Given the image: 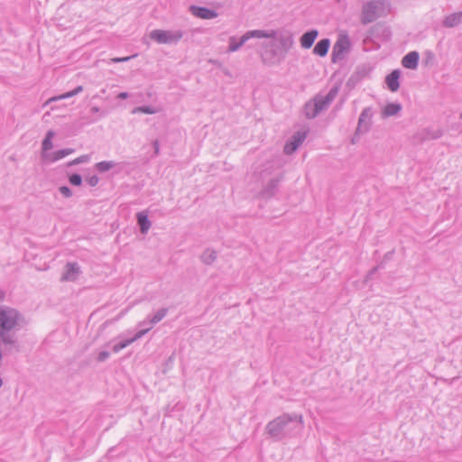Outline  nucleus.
<instances>
[{"instance_id":"obj_1","label":"nucleus","mask_w":462,"mask_h":462,"mask_svg":"<svg viewBox=\"0 0 462 462\" xmlns=\"http://www.w3.org/2000/svg\"><path fill=\"white\" fill-rule=\"evenodd\" d=\"M303 426V418L296 413H284L266 425V432L275 440H282L286 437L300 431Z\"/></svg>"},{"instance_id":"obj_2","label":"nucleus","mask_w":462,"mask_h":462,"mask_svg":"<svg viewBox=\"0 0 462 462\" xmlns=\"http://www.w3.org/2000/svg\"><path fill=\"white\" fill-rule=\"evenodd\" d=\"M276 31L274 30H252L246 32L240 38H236V36L229 37L228 40V52H236L247 41L253 38H275Z\"/></svg>"},{"instance_id":"obj_3","label":"nucleus","mask_w":462,"mask_h":462,"mask_svg":"<svg viewBox=\"0 0 462 462\" xmlns=\"http://www.w3.org/2000/svg\"><path fill=\"white\" fill-rule=\"evenodd\" d=\"M385 9V3L381 0H373L365 3L362 6L361 23L363 24H368L374 22L384 14Z\"/></svg>"},{"instance_id":"obj_4","label":"nucleus","mask_w":462,"mask_h":462,"mask_svg":"<svg viewBox=\"0 0 462 462\" xmlns=\"http://www.w3.org/2000/svg\"><path fill=\"white\" fill-rule=\"evenodd\" d=\"M184 36L181 30H152L150 32L151 40L159 44H177Z\"/></svg>"},{"instance_id":"obj_5","label":"nucleus","mask_w":462,"mask_h":462,"mask_svg":"<svg viewBox=\"0 0 462 462\" xmlns=\"http://www.w3.org/2000/svg\"><path fill=\"white\" fill-rule=\"evenodd\" d=\"M350 40L346 34L339 35L336 43L333 46L331 60L336 63L345 59L346 54L350 50Z\"/></svg>"},{"instance_id":"obj_6","label":"nucleus","mask_w":462,"mask_h":462,"mask_svg":"<svg viewBox=\"0 0 462 462\" xmlns=\"http://www.w3.org/2000/svg\"><path fill=\"white\" fill-rule=\"evenodd\" d=\"M285 54L282 51L276 48H272L270 51H263L261 55V59L263 64L272 66L278 64L283 60Z\"/></svg>"},{"instance_id":"obj_7","label":"nucleus","mask_w":462,"mask_h":462,"mask_svg":"<svg viewBox=\"0 0 462 462\" xmlns=\"http://www.w3.org/2000/svg\"><path fill=\"white\" fill-rule=\"evenodd\" d=\"M337 94V88H331L326 96H317L312 100L317 105L319 113L328 109L329 105L333 102Z\"/></svg>"},{"instance_id":"obj_8","label":"nucleus","mask_w":462,"mask_h":462,"mask_svg":"<svg viewBox=\"0 0 462 462\" xmlns=\"http://www.w3.org/2000/svg\"><path fill=\"white\" fill-rule=\"evenodd\" d=\"M372 111L369 107L363 109L359 116L358 125L356 134H365L368 132L371 125Z\"/></svg>"},{"instance_id":"obj_9","label":"nucleus","mask_w":462,"mask_h":462,"mask_svg":"<svg viewBox=\"0 0 462 462\" xmlns=\"http://www.w3.org/2000/svg\"><path fill=\"white\" fill-rule=\"evenodd\" d=\"M80 273V267L77 263H68L65 265L64 273L61 275L62 282H74Z\"/></svg>"},{"instance_id":"obj_10","label":"nucleus","mask_w":462,"mask_h":462,"mask_svg":"<svg viewBox=\"0 0 462 462\" xmlns=\"http://www.w3.org/2000/svg\"><path fill=\"white\" fill-rule=\"evenodd\" d=\"M305 139V134L297 133L294 134L290 141H288L284 145V153L291 154L293 153L298 147L302 143Z\"/></svg>"},{"instance_id":"obj_11","label":"nucleus","mask_w":462,"mask_h":462,"mask_svg":"<svg viewBox=\"0 0 462 462\" xmlns=\"http://www.w3.org/2000/svg\"><path fill=\"white\" fill-rule=\"evenodd\" d=\"M190 10L193 15L202 19H213L217 16V14L215 10L207 7L192 5Z\"/></svg>"},{"instance_id":"obj_12","label":"nucleus","mask_w":462,"mask_h":462,"mask_svg":"<svg viewBox=\"0 0 462 462\" xmlns=\"http://www.w3.org/2000/svg\"><path fill=\"white\" fill-rule=\"evenodd\" d=\"M274 39L278 40L280 49L282 51L283 54H286L294 43L293 36L291 33L280 34L278 36V33L276 32V37Z\"/></svg>"},{"instance_id":"obj_13","label":"nucleus","mask_w":462,"mask_h":462,"mask_svg":"<svg viewBox=\"0 0 462 462\" xmlns=\"http://www.w3.org/2000/svg\"><path fill=\"white\" fill-rule=\"evenodd\" d=\"M401 76V71L399 69L393 70L390 74H388L385 78V82L387 84L388 88L392 92H396L400 88L399 79Z\"/></svg>"},{"instance_id":"obj_14","label":"nucleus","mask_w":462,"mask_h":462,"mask_svg":"<svg viewBox=\"0 0 462 462\" xmlns=\"http://www.w3.org/2000/svg\"><path fill=\"white\" fill-rule=\"evenodd\" d=\"M319 35V32L316 29L306 32L300 38V46L303 49H310Z\"/></svg>"},{"instance_id":"obj_15","label":"nucleus","mask_w":462,"mask_h":462,"mask_svg":"<svg viewBox=\"0 0 462 462\" xmlns=\"http://www.w3.org/2000/svg\"><path fill=\"white\" fill-rule=\"evenodd\" d=\"M168 311L169 310L167 308H162L153 316H148L147 319L139 322L138 326L142 327L146 323H149L151 326L155 325L166 317Z\"/></svg>"},{"instance_id":"obj_16","label":"nucleus","mask_w":462,"mask_h":462,"mask_svg":"<svg viewBox=\"0 0 462 462\" xmlns=\"http://www.w3.org/2000/svg\"><path fill=\"white\" fill-rule=\"evenodd\" d=\"M419 59L420 55L417 51H411L402 58V64L406 69H415L418 67Z\"/></svg>"},{"instance_id":"obj_17","label":"nucleus","mask_w":462,"mask_h":462,"mask_svg":"<svg viewBox=\"0 0 462 462\" xmlns=\"http://www.w3.org/2000/svg\"><path fill=\"white\" fill-rule=\"evenodd\" d=\"M443 135V131L440 129L438 130H430V129H423L420 133L418 134V136L420 138V141H426V140H436L440 138Z\"/></svg>"},{"instance_id":"obj_18","label":"nucleus","mask_w":462,"mask_h":462,"mask_svg":"<svg viewBox=\"0 0 462 462\" xmlns=\"http://www.w3.org/2000/svg\"><path fill=\"white\" fill-rule=\"evenodd\" d=\"M137 223L140 226L142 234H146L150 229L152 224L148 218V215L145 211L138 212L136 215Z\"/></svg>"},{"instance_id":"obj_19","label":"nucleus","mask_w":462,"mask_h":462,"mask_svg":"<svg viewBox=\"0 0 462 462\" xmlns=\"http://www.w3.org/2000/svg\"><path fill=\"white\" fill-rule=\"evenodd\" d=\"M462 23V12L453 13L445 17L443 25L448 28H452Z\"/></svg>"},{"instance_id":"obj_20","label":"nucleus","mask_w":462,"mask_h":462,"mask_svg":"<svg viewBox=\"0 0 462 462\" xmlns=\"http://www.w3.org/2000/svg\"><path fill=\"white\" fill-rule=\"evenodd\" d=\"M330 46L329 39H322L315 45L313 49V53L319 56L324 57L328 54V49Z\"/></svg>"},{"instance_id":"obj_21","label":"nucleus","mask_w":462,"mask_h":462,"mask_svg":"<svg viewBox=\"0 0 462 462\" xmlns=\"http://www.w3.org/2000/svg\"><path fill=\"white\" fill-rule=\"evenodd\" d=\"M73 152H74V149L66 148V149L58 150L52 153L43 154V156L48 157L51 162H56V161H59Z\"/></svg>"},{"instance_id":"obj_22","label":"nucleus","mask_w":462,"mask_h":462,"mask_svg":"<svg viewBox=\"0 0 462 462\" xmlns=\"http://www.w3.org/2000/svg\"><path fill=\"white\" fill-rule=\"evenodd\" d=\"M279 181L278 179H272L263 188V196L268 198L273 197L278 189Z\"/></svg>"},{"instance_id":"obj_23","label":"nucleus","mask_w":462,"mask_h":462,"mask_svg":"<svg viewBox=\"0 0 462 462\" xmlns=\"http://www.w3.org/2000/svg\"><path fill=\"white\" fill-rule=\"evenodd\" d=\"M304 114L309 119H313L319 114V111L317 108V105L313 100H310L305 104Z\"/></svg>"},{"instance_id":"obj_24","label":"nucleus","mask_w":462,"mask_h":462,"mask_svg":"<svg viewBox=\"0 0 462 462\" xmlns=\"http://www.w3.org/2000/svg\"><path fill=\"white\" fill-rule=\"evenodd\" d=\"M402 110V106L399 103H389L387 104L383 110V115L385 117L396 116Z\"/></svg>"},{"instance_id":"obj_25","label":"nucleus","mask_w":462,"mask_h":462,"mask_svg":"<svg viewBox=\"0 0 462 462\" xmlns=\"http://www.w3.org/2000/svg\"><path fill=\"white\" fill-rule=\"evenodd\" d=\"M217 257V253L213 249L205 250L200 255V260L207 265L212 264Z\"/></svg>"},{"instance_id":"obj_26","label":"nucleus","mask_w":462,"mask_h":462,"mask_svg":"<svg viewBox=\"0 0 462 462\" xmlns=\"http://www.w3.org/2000/svg\"><path fill=\"white\" fill-rule=\"evenodd\" d=\"M82 91H83V87L82 86H79V87H77L76 88H74L71 91H69V92H66V93H64L62 95H60V96L53 97L50 98L48 102H52V101H57V100L69 98V97H72L81 93Z\"/></svg>"},{"instance_id":"obj_27","label":"nucleus","mask_w":462,"mask_h":462,"mask_svg":"<svg viewBox=\"0 0 462 462\" xmlns=\"http://www.w3.org/2000/svg\"><path fill=\"white\" fill-rule=\"evenodd\" d=\"M116 165V162L114 161H102L95 164V169L103 173L110 171Z\"/></svg>"},{"instance_id":"obj_28","label":"nucleus","mask_w":462,"mask_h":462,"mask_svg":"<svg viewBox=\"0 0 462 462\" xmlns=\"http://www.w3.org/2000/svg\"><path fill=\"white\" fill-rule=\"evenodd\" d=\"M54 135H55V133L52 130H49L47 132L46 136L43 139L42 143V148L43 152H46L50 151L51 149H52L53 144H52L51 139L53 138Z\"/></svg>"},{"instance_id":"obj_29","label":"nucleus","mask_w":462,"mask_h":462,"mask_svg":"<svg viewBox=\"0 0 462 462\" xmlns=\"http://www.w3.org/2000/svg\"><path fill=\"white\" fill-rule=\"evenodd\" d=\"M157 112H158L157 109L151 106H137L133 110L134 114L143 113V114H147V115H152V114H156Z\"/></svg>"},{"instance_id":"obj_30","label":"nucleus","mask_w":462,"mask_h":462,"mask_svg":"<svg viewBox=\"0 0 462 462\" xmlns=\"http://www.w3.org/2000/svg\"><path fill=\"white\" fill-rule=\"evenodd\" d=\"M89 161H90V155L89 154H83V155H80L79 157L70 161L69 162H68V166L78 165V164H80V163H87Z\"/></svg>"},{"instance_id":"obj_31","label":"nucleus","mask_w":462,"mask_h":462,"mask_svg":"<svg viewBox=\"0 0 462 462\" xmlns=\"http://www.w3.org/2000/svg\"><path fill=\"white\" fill-rule=\"evenodd\" d=\"M69 183L73 186H80L82 184V178L78 173H73L69 177Z\"/></svg>"},{"instance_id":"obj_32","label":"nucleus","mask_w":462,"mask_h":462,"mask_svg":"<svg viewBox=\"0 0 462 462\" xmlns=\"http://www.w3.org/2000/svg\"><path fill=\"white\" fill-rule=\"evenodd\" d=\"M151 328L152 327L139 330L133 337L128 338V340L131 344L134 343V341L143 337L146 333H148Z\"/></svg>"},{"instance_id":"obj_33","label":"nucleus","mask_w":462,"mask_h":462,"mask_svg":"<svg viewBox=\"0 0 462 462\" xmlns=\"http://www.w3.org/2000/svg\"><path fill=\"white\" fill-rule=\"evenodd\" d=\"M129 345H131L130 341L128 339H125V340H123L116 345L113 346V351L115 353H118L119 351H121L122 349L125 348L126 346H128Z\"/></svg>"},{"instance_id":"obj_34","label":"nucleus","mask_w":462,"mask_h":462,"mask_svg":"<svg viewBox=\"0 0 462 462\" xmlns=\"http://www.w3.org/2000/svg\"><path fill=\"white\" fill-rule=\"evenodd\" d=\"M60 194L65 198H70L72 196L71 189L67 186H61L59 188Z\"/></svg>"},{"instance_id":"obj_35","label":"nucleus","mask_w":462,"mask_h":462,"mask_svg":"<svg viewBox=\"0 0 462 462\" xmlns=\"http://www.w3.org/2000/svg\"><path fill=\"white\" fill-rule=\"evenodd\" d=\"M86 181L88 182V184L89 186L95 187V186H97L98 184L99 178L97 175H93V176H90V177L87 178Z\"/></svg>"},{"instance_id":"obj_36","label":"nucleus","mask_w":462,"mask_h":462,"mask_svg":"<svg viewBox=\"0 0 462 462\" xmlns=\"http://www.w3.org/2000/svg\"><path fill=\"white\" fill-rule=\"evenodd\" d=\"M110 356V353L108 351H100L97 354V360L98 362H105Z\"/></svg>"},{"instance_id":"obj_37","label":"nucleus","mask_w":462,"mask_h":462,"mask_svg":"<svg viewBox=\"0 0 462 462\" xmlns=\"http://www.w3.org/2000/svg\"><path fill=\"white\" fill-rule=\"evenodd\" d=\"M134 56H128V57H122V58H113L111 59V62L113 63H120V62H125L131 60Z\"/></svg>"},{"instance_id":"obj_38","label":"nucleus","mask_w":462,"mask_h":462,"mask_svg":"<svg viewBox=\"0 0 462 462\" xmlns=\"http://www.w3.org/2000/svg\"><path fill=\"white\" fill-rule=\"evenodd\" d=\"M152 145H153V148H154V153L155 154H159L160 152V145H159V142L157 140H155L153 143H152Z\"/></svg>"},{"instance_id":"obj_39","label":"nucleus","mask_w":462,"mask_h":462,"mask_svg":"<svg viewBox=\"0 0 462 462\" xmlns=\"http://www.w3.org/2000/svg\"><path fill=\"white\" fill-rule=\"evenodd\" d=\"M129 97L127 92H121L117 95V98L119 99H126Z\"/></svg>"},{"instance_id":"obj_40","label":"nucleus","mask_w":462,"mask_h":462,"mask_svg":"<svg viewBox=\"0 0 462 462\" xmlns=\"http://www.w3.org/2000/svg\"><path fill=\"white\" fill-rule=\"evenodd\" d=\"M378 266L373 268L367 274V279L371 278L375 273L376 271L378 270Z\"/></svg>"},{"instance_id":"obj_41","label":"nucleus","mask_w":462,"mask_h":462,"mask_svg":"<svg viewBox=\"0 0 462 462\" xmlns=\"http://www.w3.org/2000/svg\"><path fill=\"white\" fill-rule=\"evenodd\" d=\"M91 111H92L93 113H97V112H98V111H99V108H98L97 106H93V107L91 108Z\"/></svg>"},{"instance_id":"obj_42","label":"nucleus","mask_w":462,"mask_h":462,"mask_svg":"<svg viewBox=\"0 0 462 462\" xmlns=\"http://www.w3.org/2000/svg\"><path fill=\"white\" fill-rule=\"evenodd\" d=\"M459 117H460V119H462V113L460 114Z\"/></svg>"}]
</instances>
